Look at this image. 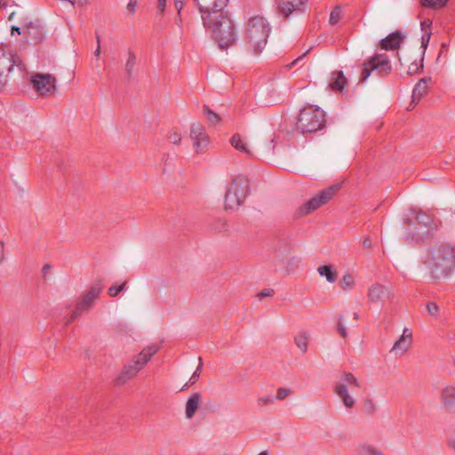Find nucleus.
<instances>
[{
	"instance_id": "obj_9",
	"label": "nucleus",
	"mask_w": 455,
	"mask_h": 455,
	"mask_svg": "<svg viewBox=\"0 0 455 455\" xmlns=\"http://www.w3.org/2000/svg\"><path fill=\"white\" fill-rule=\"evenodd\" d=\"M392 70L388 56L386 53H376L363 64L360 82L364 83L371 74L375 71L379 76H387Z\"/></svg>"
},
{
	"instance_id": "obj_3",
	"label": "nucleus",
	"mask_w": 455,
	"mask_h": 455,
	"mask_svg": "<svg viewBox=\"0 0 455 455\" xmlns=\"http://www.w3.org/2000/svg\"><path fill=\"white\" fill-rule=\"evenodd\" d=\"M270 30L269 24L263 17L254 16L249 19L245 39L255 54H259L265 48Z\"/></svg>"
},
{
	"instance_id": "obj_21",
	"label": "nucleus",
	"mask_w": 455,
	"mask_h": 455,
	"mask_svg": "<svg viewBox=\"0 0 455 455\" xmlns=\"http://www.w3.org/2000/svg\"><path fill=\"white\" fill-rule=\"evenodd\" d=\"M202 403L200 393H194L187 401L185 413L188 419H192Z\"/></svg>"
},
{
	"instance_id": "obj_40",
	"label": "nucleus",
	"mask_w": 455,
	"mask_h": 455,
	"mask_svg": "<svg viewBox=\"0 0 455 455\" xmlns=\"http://www.w3.org/2000/svg\"><path fill=\"white\" fill-rule=\"evenodd\" d=\"M342 317H343L342 315H340L339 317L337 330H338V332L339 333V335L345 339L347 337V331L343 323Z\"/></svg>"
},
{
	"instance_id": "obj_33",
	"label": "nucleus",
	"mask_w": 455,
	"mask_h": 455,
	"mask_svg": "<svg viewBox=\"0 0 455 455\" xmlns=\"http://www.w3.org/2000/svg\"><path fill=\"white\" fill-rule=\"evenodd\" d=\"M423 60H424V58L421 57L419 63H417L415 61L412 62L408 68V71H407L408 75L412 76V75L421 73L423 70Z\"/></svg>"
},
{
	"instance_id": "obj_1",
	"label": "nucleus",
	"mask_w": 455,
	"mask_h": 455,
	"mask_svg": "<svg viewBox=\"0 0 455 455\" xmlns=\"http://www.w3.org/2000/svg\"><path fill=\"white\" fill-rule=\"evenodd\" d=\"M202 20L204 28L212 32L220 48L227 49L235 44L237 34L227 10L203 14Z\"/></svg>"
},
{
	"instance_id": "obj_2",
	"label": "nucleus",
	"mask_w": 455,
	"mask_h": 455,
	"mask_svg": "<svg viewBox=\"0 0 455 455\" xmlns=\"http://www.w3.org/2000/svg\"><path fill=\"white\" fill-rule=\"evenodd\" d=\"M425 264L433 278L446 277L455 267V246L443 243L431 248Z\"/></svg>"
},
{
	"instance_id": "obj_45",
	"label": "nucleus",
	"mask_w": 455,
	"mask_h": 455,
	"mask_svg": "<svg viewBox=\"0 0 455 455\" xmlns=\"http://www.w3.org/2000/svg\"><path fill=\"white\" fill-rule=\"evenodd\" d=\"M137 5V0H129V3L127 4V10L131 14H133L136 10Z\"/></svg>"
},
{
	"instance_id": "obj_35",
	"label": "nucleus",
	"mask_w": 455,
	"mask_h": 455,
	"mask_svg": "<svg viewBox=\"0 0 455 455\" xmlns=\"http://www.w3.org/2000/svg\"><path fill=\"white\" fill-rule=\"evenodd\" d=\"M199 365L196 367V371L192 374L190 379L188 382L185 384V386L181 388V390H184L186 387H189L190 385L195 384L196 379L199 378L200 372L202 371V358L199 357Z\"/></svg>"
},
{
	"instance_id": "obj_44",
	"label": "nucleus",
	"mask_w": 455,
	"mask_h": 455,
	"mask_svg": "<svg viewBox=\"0 0 455 455\" xmlns=\"http://www.w3.org/2000/svg\"><path fill=\"white\" fill-rule=\"evenodd\" d=\"M429 39H430V34H428L426 36H422L421 47L423 48V52H422L421 57H423V58H424L425 51H426V49L427 47Z\"/></svg>"
},
{
	"instance_id": "obj_15",
	"label": "nucleus",
	"mask_w": 455,
	"mask_h": 455,
	"mask_svg": "<svg viewBox=\"0 0 455 455\" xmlns=\"http://www.w3.org/2000/svg\"><path fill=\"white\" fill-rule=\"evenodd\" d=\"M440 400L446 411L455 413V385L444 384L440 390Z\"/></svg>"
},
{
	"instance_id": "obj_48",
	"label": "nucleus",
	"mask_w": 455,
	"mask_h": 455,
	"mask_svg": "<svg viewBox=\"0 0 455 455\" xmlns=\"http://www.w3.org/2000/svg\"><path fill=\"white\" fill-rule=\"evenodd\" d=\"M174 1H175V6H176V8L178 10V14L180 16V11H181L182 6H183V4H182L183 0H174Z\"/></svg>"
},
{
	"instance_id": "obj_6",
	"label": "nucleus",
	"mask_w": 455,
	"mask_h": 455,
	"mask_svg": "<svg viewBox=\"0 0 455 455\" xmlns=\"http://www.w3.org/2000/svg\"><path fill=\"white\" fill-rule=\"evenodd\" d=\"M408 234L405 241H415L417 243L432 235L433 231L437 228V225L434 220L425 212H418L414 220L406 221Z\"/></svg>"
},
{
	"instance_id": "obj_46",
	"label": "nucleus",
	"mask_w": 455,
	"mask_h": 455,
	"mask_svg": "<svg viewBox=\"0 0 455 455\" xmlns=\"http://www.w3.org/2000/svg\"><path fill=\"white\" fill-rule=\"evenodd\" d=\"M363 248L369 249L371 247V240L369 236L365 237L363 241Z\"/></svg>"
},
{
	"instance_id": "obj_25",
	"label": "nucleus",
	"mask_w": 455,
	"mask_h": 455,
	"mask_svg": "<svg viewBox=\"0 0 455 455\" xmlns=\"http://www.w3.org/2000/svg\"><path fill=\"white\" fill-rule=\"evenodd\" d=\"M430 78H421L415 85L412 91V102H419L421 98L427 92V82Z\"/></svg>"
},
{
	"instance_id": "obj_8",
	"label": "nucleus",
	"mask_w": 455,
	"mask_h": 455,
	"mask_svg": "<svg viewBox=\"0 0 455 455\" xmlns=\"http://www.w3.org/2000/svg\"><path fill=\"white\" fill-rule=\"evenodd\" d=\"M249 192V181L243 176L235 178L225 195V207L238 209L245 201Z\"/></svg>"
},
{
	"instance_id": "obj_11",
	"label": "nucleus",
	"mask_w": 455,
	"mask_h": 455,
	"mask_svg": "<svg viewBox=\"0 0 455 455\" xmlns=\"http://www.w3.org/2000/svg\"><path fill=\"white\" fill-rule=\"evenodd\" d=\"M339 186L327 188L302 204L298 211L299 216L307 215L330 201L338 191Z\"/></svg>"
},
{
	"instance_id": "obj_50",
	"label": "nucleus",
	"mask_w": 455,
	"mask_h": 455,
	"mask_svg": "<svg viewBox=\"0 0 455 455\" xmlns=\"http://www.w3.org/2000/svg\"><path fill=\"white\" fill-rule=\"evenodd\" d=\"M15 32H17L19 35L23 34V30L21 31V28L17 26L12 27V35H13Z\"/></svg>"
},
{
	"instance_id": "obj_32",
	"label": "nucleus",
	"mask_w": 455,
	"mask_h": 455,
	"mask_svg": "<svg viewBox=\"0 0 455 455\" xmlns=\"http://www.w3.org/2000/svg\"><path fill=\"white\" fill-rule=\"evenodd\" d=\"M204 113L207 117V121L211 125H216L220 121V116L213 112L208 106L204 107Z\"/></svg>"
},
{
	"instance_id": "obj_55",
	"label": "nucleus",
	"mask_w": 455,
	"mask_h": 455,
	"mask_svg": "<svg viewBox=\"0 0 455 455\" xmlns=\"http://www.w3.org/2000/svg\"><path fill=\"white\" fill-rule=\"evenodd\" d=\"M291 260L292 262H296V263H298L299 261V259L298 258H292V259H291Z\"/></svg>"
},
{
	"instance_id": "obj_4",
	"label": "nucleus",
	"mask_w": 455,
	"mask_h": 455,
	"mask_svg": "<svg viewBox=\"0 0 455 455\" xmlns=\"http://www.w3.org/2000/svg\"><path fill=\"white\" fill-rule=\"evenodd\" d=\"M326 124L325 113L317 106L308 105L302 108L297 118V129L303 134L316 132Z\"/></svg>"
},
{
	"instance_id": "obj_17",
	"label": "nucleus",
	"mask_w": 455,
	"mask_h": 455,
	"mask_svg": "<svg viewBox=\"0 0 455 455\" xmlns=\"http://www.w3.org/2000/svg\"><path fill=\"white\" fill-rule=\"evenodd\" d=\"M307 0H277L280 12L288 17L292 12H303Z\"/></svg>"
},
{
	"instance_id": "obj_26",
	"label": "nucleus",
	"mask_w": 455,
	"mask_h": 455,
	"mask_svg": "<svg viewBox=\"0 0 455 455\" xmlns=\"http://www.w3.org/2000/svg\"><path fill=\"white\" fill-rule=\"evenodd\" d=\"M357 455H385L378 447L368 443H360L356 448Z\"/></svg>"
},
{
	"instance_id": "obj_27",
	"label": "nucleus",
	"mask_w": 455,
	"mask_h": 455,
	"mask_svg": "<svg viewBox=\"0 0 455 455\" xmlns=\"http://www.w3.org/2000/svg\"><path fill=\"white\" fill-rule=\"evenodd\" d=\"M321 276H324L329 283H334L337 280V272L332 266L324 265L317 269Z\"/></svg>"
},
{
	"instance_id": "obj_43",
	"label": "nucleus",
	"mask_w": 455,
	"mask_h": 455,
	"mask_svg": "<svg viewBox=\"0 0 455 455\" xmlns=\"http://www.w3.org/2000/svg\"><path fill=\"white\" fill-rule=\"evenodd\" d=\"M273 295H274L273 289H264L258 293V297H259V298L272 297Z\"/></svg>"
},
{
	"instance_id": "obj_34",
	"label": "nucleus",
	"mask_w": 455,
	"mask_h": 455,
	"mask_svg": "<svg viewBox=\"0 0 455 455\" xmlns=\"http://www.w3.org/2000/svg\"><path fill=\"white\" fill-rule=\"evenodd\" d=\"M342 17V12L339 6H336L330 14L329 23L331 25L337 24Z\"/></svg>"
},
{
	"instance_id": "obj_59",
	"label": "nucleus",
	"mask_w": 455,
	"mask_h": 455,
	"mask_svg": "<svg viewBox=\"0 0 455 455\" xmlns=\"http://www.w3.org/2000/svg\"><path fill=\"white\" fill-rule=\"evenodd\" d=\"M49 267H49L48 265H46V266H44V268H43V269L45 271V270H48V269H49Z\"/></svg>"
},
{
	"instance_id": "obj_38",
	"label": "nucleus",
	"mask_w": 455,
	"mask_h": 455,
	"mask_svg": "<svg viewBox=\"0 0 455 455\" xmlns=\"http://www.w3.org/2000/svg\"><path fill=\"white\" fill-rule=\"evenodd\" d=\"M126 283H123L120 285H112L108 288V294L110 297H116L118 293L123 291L125 287Z\"/></svg>"
},
{
	"instance_id": "obj_18",
	"label": "nucleus",
	"mask_w": 455,
	"mask_h": 455,
	"mask_svg": "<svg viewBox=\"0 0 455 455\" xmlns=\"http://www.w3.org/2000/svg\"><path fill=\"white\" fill-rule=\"evenodd\" d=\"M392 295L391 291L379 283H375L369 288L368 297L372 302H382L389 299Z\"/></svg>"
},
{
	"instance_id": "obj_54",
	"label": "nucleus",
	"mask_w": 455,
	"mask_h": 455,
	"mask_svg": "<svg viewBox=\"0 0 455 455\" xmlns=\"http://www.w3.org/2000/svg\"><path fill=\"white\" fill-rule=\"evenodd\" d=\"M96 39H97V45H100V37L99 35L96 36Z\"/></svg>"
},
{
	"instance_id": "obj_13",
	"label": "nucleus",
	"mask_w": 455,
	"mask_h": 455,
	"mask_svg": "<svg viewBox=\"0 0 455 455\" xmlns=\"http://www.w3.org/2000/svg\"><path fill=\"white\" fill-rule=\"evenodd\" d=\"M30 82L34 90L42 96H51L56 87V79L49 74H35L31 76Z\"/></svg>"
},
{
	"instance_id": "obj_51",
	"label": "nucleus",
	"mask_w": 455,
	"mask_h": 455,
	"mask_svg": "<svg viewBox=\"0 0 455 455\" xmlns=\"http://www.w3.org/2000/svg\"><path fill=\"white\" fill-rule=\"evenodd\" d=\"M94 55L96 58H99L100 55V45H97L96 50L94 51Z\"/></svg>"
},
{
	"instance_id": "obj_16",
	"label": "nucleus",
	"mask_w": 455,
	"mask_h": 455,
	"mask_svg": "<svg viewBox=\"0 0 455 455\" xmlns=\"http://www.w3.org/2000/svg\"><path fill=\"white\" fill-rule=\"evenodd\" d=\"M196 3L201 17L203 14L210 13L211 12H222L226 10L228 0H195Z\"/></svg>"
},
{
	"instance_id": "obj_53",
	"label": "nucleus",
	"mask_w": 455,
	"mask_h": 455,
	"mask_svg": "<svg viewBox=\"0 0 455 455\" xmlns=\"http://www.w3.org/2000/svg\"><path fill=\"white\" fill-rule=\"evenodd\" d=\"M353 317L355 320H357L359 318V314L357 312L353 313Z\"/></svg>"
},
{
	"instance_id": "obj_52",
	"label": "nucleus",
	"mask_w": 455,
	"mask_h": 455,
	"mask_svg": "<svg viewBox=\"0 0 455 455\" xmlns=\"http://www.w3.org/2000/svg\"><path fill=\"white\" fill-rule=\"evenodd\" d=\"M449 446L455 451V438L449 440Z\"/></svg>"
},
{
	"instance_id": "obj_37",
	"label": "nucleus",
	"mask_w": 455,
	"mask_h": 455,
	"mask_svg": "<svg viewBox=\"0 0 455 455\" xmlns=\"http://www.w3.org/2000/svg\"><path fill=\"white\" fill-rule=\"evenodd\" d=\"M168 140L173 145H180L181 143V134L176 131L171 132L168 135Z\"/></svg>"
},
{
	"instance_id": "obj_31",
	"label": "nucleus",
	"mask_w": 455,
	"mask_h": 455,
	"mask_svg": "<svg viewBox=\"0 0 455 455\" xmlns=\"http://www.w3.org/2000/svg\"><path fill=\"white\" fill-rule=\"evenodd\" d=\"M448 0H420V4L427 8L440 9L446 5Z\"/></svg>"
},
{
	"instance_id": "obj_36",
	"label": "nucleus",
	"mask_w": 455,
	"mask_h": 455,
	"mask_svg": "<svg viewBox=\"0 0 455 455\" xmlns=\"http://www.w3.org/2000/svg\"><path fill=\"white\" fill-rule=\"evenodd\" d=\"M354 277L347 274V275H345L341 281H340V286L343 290H350L353 288L354 286Z\"/></svg>"
},
{
	"instance_id": "obj_10",
	"label": "nucleus",
	"mask_w": 455,
	"mask_h": 455,
	"mask_svg": "<svg viewBox=\"0 0 455 455\" xmlns=\"http://www.w3.org/2000/svg\"><path fill=\"white\" fill-rule=\"evenodd\" d=\"M17 71L20 76H24L25 66L17 55L7 54L0 49V90L6 83V78Z\"/></svg>"
},
{
	"instance_id": "obj_22",
	"label": "nucleus",
	"mask_w": 455,
	"mask_h": 455,
	"mask_svg": "<svg viewBox=\"0 0 455 455\" xmlns=\"http://www.w3.org/2000/svg\"><path fill=\"white\" fill-rule=\"evenodd\" d=\"M23 35L28 40H32L35 43L39 42L43 38L42 28L37 23H29V25L23 28Z\"/></svg>"
},
{
	"instance_id": "obj_14",
	"label": "nucleus",
	"mask_w": 455,
	"mask_h": 455,
	"mask_svg": "<svg viewBox=\"0 0 455 455\" xmlns=\"http://www.w3.org/2000/svg\"><path fill=\"white\" fill-rule=\"evenodd\" d=\"M190 138L194 141V147L197 152H203L207 148L209 137L201 124H192L190 127Z\"/></svg>"
},
{
	"instance_id": "obj_30",
	"label": "nucleus",
	"mask_w": 455,
	"mask_h": 455,
	"mask_svg": "<svg viewBox=\"0 0 455 455\" xmlns=\"http://www.w3.org/2000/svg\"><path fill=\"white\" fill-rule=\"evenodd\" d=\"M136 59L137 58L134 52L129 49L127 52V60L125 62V71L129 76L132 74L133 68L136 65Z\"/></svg>"
},
{
	"instance_id": "obj_49",
	"label": "nucleus",
	"mask_w": 455,
	"mask_h": 455,
	"mask_svg": "<svg viewBox=\"0 0 455 455\" xmlns=\"http://www.w3.org/2000/svg\"><path fill=\"white\" fill-rule=\"evenodd\" d=\"M166 6V0H158V9L160 12H163L164 11V8Z\"/></svg>"
},
{
	"instance_id": "obj_24",
	"label": "nucleus",
	"mask_w": 455,
	"mask_h": 455,
	"mask_svg": "<svg viewBox=\"0 0 455 455\" xmlns=\"http://www.w3.org/2000/svg\"><path fill=\"white\" fill-rule=\"evenodd\" d=\"M347 79L342 71L332 72L330 87L333 91L342 92L344 90L345 86L347 85Z\"/></svg>"
},
{
	"instance_id": "obj_42",
	"label": "nucleus",
	"mask_w": 455,
	"mask_h": 455,
	"mask_svg": "<svg viewBox=\"0 0 455 455\" xmlns=\"http://www.w3.org/2000/svg\"><path fill=\"white\" fill-rule=\"evenodd\" d=\"M427 307L428 313L431 315H435L438 312V306L435 302H428Z\"/></svg>"
},
{
	"instance_id": "obj_56",
	"label": "nucleus",
	"mask_w": 455,
	"mask_h": 455,
	"mask_svg": "<svg viewBox=\"0 0 455 455\" xmlns=\"http://www.w3.org/2000/svg\"><path fill=\"white\" fill-rule=\"evenodd\" d=\"M81 4H85L87 0H78Z\"/></svg>"
},
{
	"instance_id": "obj_23",
	"label": "nucleus",
	"mask_w": 455,
	"mask_h": 455,
	"mask_svg": "<svg viewBox=\"0 0 455 455\" xmlns=\"http://www.w3.org/2000/svg\"><path fill=\"white\" fill-rule=\"evenodd\" d=\"M230 144L238 151L244 154L248 157L252 156V152L250 149L246 141L239 134H234L230 139Z\"/></svg>"
},
{
	"instance_id": "obj_41",
	"label": "nucleus",
	"mask_w": 455,
	"mask_h": 455,
	"mask_svg": "<svg viewBox=\"0 0 455 455\" xmlns=\"http://www.w3.org/2000/svg\"><path fill=\"white\" fill-rule=\"evenodd\" d=\"M291 393V389L279 387L276 391V399L283 400Z\"/></svg>"
},
{
	"instance_id": "obj_29",
	"label": "nucleus",
	"mask_w": 455,
	"mask_h": 455,
	"mask_svg": "<svg viewBox=\"0 0 455 455\" xmlns=\"http://www.w3.org/2000/svg\"><path fill=\"white\" fill-rule=\"evenodd\" d=\"M363 411L367 416H373L377 412V405L371 398H365L363 402Z\"/></svg>"
},
{
	"instance_id": "obj_20",
	"label": "nucleus",
	"mask_w": 455,
	"mask_h": 455,
	"mask_svg": "<svg viewBox=\"0 0 455 455\" xmlns=\"http://www.w3.org/2000/svg\"><path fill=\"white\" fill-rule=\"evenodd\" d=\"M412 333L408 328H404L402 336L396 340L390 352L400 353L403 355L411 344Z\"/></svg>"
},
{
	"instance_id": "obj_47",
	"label": "nucleus",
	"mask_w": 455,
	"mask_h": 455,
	"mask_svg": "<svg viewBox=\"0 0 455 455\" xmlns=\"http://www.w3.org/2000/svg\"><path fill=\"white\" fill-rule=\"evenodd\" d=\"M307 52H308V51H307V52H306L305 53H303L301 56H299V57H298L297 59H295V60H293V61L289 65V67L291 68V67H292V66H294V65H296V64L299 63V62L303 60L304 56L307 53Z\"/></svg>"
},
{
	"instance_id": "obj_28",
	"label": "nucleus",
	"mask_w": 455,
	"mask_h": 455,
	"mask_svg": "<svg viewBox=\"0 0 455 455\" xmlns=\"http://www.w3.org/2000/svg\"><path fill=\"white\" fill-rule=\"evenodd\" d=\"M308 340L309 337L305 331H301L294 337V343L302 354L307 351Z\"/></svg>"
},
{
	"instance_id": "obj_58",
	"label": "nucleus",
	"mask_w": 455,
	"mask_h": 455,
	"mask_svg": "<svg viewBox=\"0 0 455 455\" xmlns=\"http://www.w3.org/2000/svg\"><path fill=\"white\" fill-rule=\"evenodd\" d=\"M5 4H5L4 0H0V6H2V5H5Z\"/></svg>"
},
{
	"instance_id": "obj_19",
	"label": "nucleus",
	"mask_w": 455,
	"mask_h": 455,
	"mask_svg": "<svg viewBox=\"0 0 455 455\" xmlns=\"http://www.w3.org/2000/svg\"><path fill=\"white\" fill-rule=\"evenodd\" d=\"M404 39V34L399 31L393 32L387 36L385 38L380 40V48L386 51H394L400 47L403 40Z\"/></svg>"
},
{
	"instance_id": "obj_57",
	"label": "nucleus",
	"mask_w": 455,
	"mask_h": 455,
	"mask_svg": "<svg viewBox=\"0 0 455 455\" xmlns=\"http://www.w3.org/2000/svg\"><path fill=\"white\" fill-rule=\"evenodd\" d=\"M258 455H269L267 451H261Z\"/></svg>"
},
{
	"instance_id": "obj_7",
	"label": "nucleus",
	"mask_w": 455,
	"mask_h": 455,
	"mask_svg": "<svg viewBox=\"0 0 455 455\" xmlns=\"http://www.w3.org/2000/svg\"><path fill=\"white\" fill-rule=\"evenodd\" d=\"M360 387L357 378L351 372L343 373L339 379L334 384V393L342 401L346 409L351 410L355 406L356 400L350 394L355 388Z\"/></svg>"
},
{
	"instance_id": "obj_5",
	"label": "nucleus",
	"mask_w": 455,
	"mask_h": 455,
	"mask_svg": "<svg viewBox=\"0 0 455 455\" xmlns=\"http://www.w3.org/2000/svg\"><path fill=\"white\" fill-rule=\"evenodd\" d=\"M159 348L160 347L157 345H150L142 349L141 352L134 356L129 363L124 366L116 379V385H123L135 377L137 373L144 368L152 356L158 352Z\"/></svg>"
},
{
	"instance_id": "obj_39",
	"label": "nucleus",
	"mask_w": 455,
	"mask_h": 455,
	"mask_svg": "<svg viewBox=\"0 0 455 455\" xmlns=\"http://www.w3.org/2000/svg\"><path fill=\"white\" fill-rule=\"evenodd\" d=\"M273 401H274V399H273V397L271 395H264V396L259 397L257 399V405L259 407H263L265 405L272 403Z\"/></svg>"
},
{
	"instance_id": "obj_12",
	"label": "nucleus",
	"mask_w": 455,
	"mask_h": 455,
	"mask_svg": "<svg viewBox=\"0 0 455 455\" xmlns=\"http://www.w3.org/2000/svg\"><path fill=\"white\" fill-rule=\"evenodd\" d=\"M102 289L103 284L100 281H97L96 283H94L90 287L89 291L83 296L81 300L76 304V307L73 313L70 315V317L68 322L74 321L83 312L88 311L92 307L95 300L98 299Z\"/></svg>"
}]
</instances>
